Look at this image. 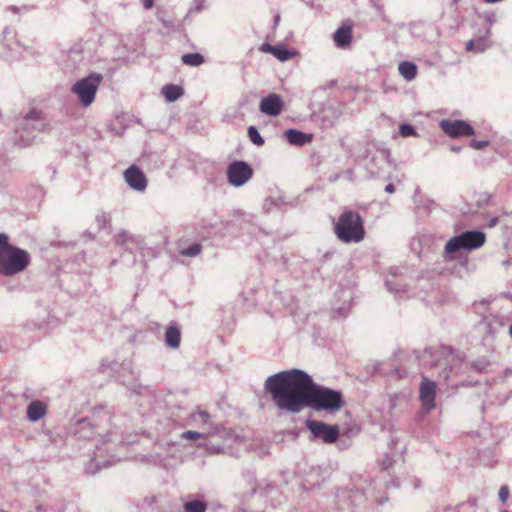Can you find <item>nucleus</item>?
I'll list each match as a JSON object with an SVG mask.
<instances>
[{"label": "nucleus", "instance_id": "nucleus-54", "mask_svg": "<svg viewBox=\"0 0 512 512\" xmlns=\"http://www.w3.org/2000/svg\"><path fill=\"white\" fill-rule=\"evenodd\" d=\"M509 333H510V335H511V337H512V324H511V325H510V327H509Z\"/></svg>", "mask_w": 512, "mask_h": 512}, {"label": "nucleus", "instance_id": "nucleus-43", "mask_svg": "<svg viewBox=\"0 0 512 512\" xmlns=\"http://www.w3.org/2000/svg\"><path fill=\"white\" fill-rule=\"evenodd\" d=\"M270 47H273V46H272V45H270V44H263V45L261 46V50H262L263 52H270V53H271V48H270Z\"/></svg>", "mask_w": 512, "mask_h": 512}, {"label": "nucleus", "instance_id": "nucleus-20", "mask_svg": "<svg viewBox=\"0 0 512 512\" xmlns=\"http://www.w3.org/2000/svg\"><path fill=\"white\" fill-rule=\"evenodd\" d=\"M398 70L400 75L406 80V81H412L417 76L418 68L416 64L410 61H403L399 64Z\"/></svg>", "mask_w": 512, "mask_h": 512}, {"label": "nucleus", "instance_id": "nucleus-50", "mask_svg": "<svg viewBox=\"0 0 512 512\" xmlns=\"http://www.w3.org/2000/svg\"><path fill=\"white\" fill-rule=\"evenodd\" d=\"M345 174H347V177H350V176H351V174H352V172H351L350 170H347V171L345 172Z\"/></svg>", "mask_w": 512, "mask_h": 512}, {"label": "nucleus", "instance_id": "nucleus-5", "mask_svg": "<svg viewBox=\"0 0 512 512\" xmlns=\"http://www.w3.org/2000/svg\"><path fill=\"white\" fill-rule=\"evenodd\" d=\"M435 359L432 360V367L442 368L439 377L448 382L462 366V358L451 347L442 346L435 352Z\"/></svg>", "mask_w": 512, "mask_h": 512}, {"label": "nucleus", "instance_id": "nucleus-4", "mask_svg": "<svg viewBox=\"0 0 512 512\" xmlns=\"http://www.w3.org/2000/svg\"><path fill=\"white\" fill-rule=\"evenodd\" d=\"M486 242V235L480 230H467L449 239L444 247L443 257L452 260L453 254L460 251H473L482 247Z\"/></svg>", "mask_w": 512, "mask_h": 512}, {"label": "nucleus", "instance_id": "nucleus-24", "mask_svg": "<svg viewBox=\"0 0 512 512\" xmlns=\"http://www.w3.org/2000/svg\"><path fill=\"white\" fill-rule=\"evenodd\" d=\"M270 48H271V54L282 62L287 61L294 56V52L287 49L283 45H277L275 47H270Z\"/></svg>", "mask_w": 512, "mask_h": 512}, {"label": "nucleus", "instance_id": "nucleus-37", "mask_svg": "<svg viewBox=\"0 0 512 512\" xmlns=\"http://www.w3.org/2000/svg\"><path fill=\"white\" fill-rule=\"evenodd\" d=\"M96 221L100 228H103L107 222L110 221V216L107 213H101L96 216Z\"/></svg>", "mask_w": 512, "mask_h": 512}, {"label": "nucleus", "instance_id": "nucleus-38", "mask_svg": "<svg viewBox=\"0 0 512 512\" xmlns=\"http://www.w3.org/2000/svg\"><path fill=\"white\" fill-rule=\"evenodd\" d=\"M471 147L480 150L488 145L486 140H472L470 143Z\"/></svg>", "mask_w": 512, "mask_h": 512}, {"label": "nucleus", "instance_id": "nucleus-47", "mask_svg": "<svg viewBox=\"0 0 512 512\" xmlns=\"http://www.w3.org/2000/svg\"><path fill=\"white\" fill-rule=\"evenodd\" d=\"M451 149H452V151H454V152H459V151L461 150V148H460V147H452Z\"/></svg>", "mask_w": 512, "mask_h": 512}, {"label": "nucleus", "instance_id": "nucleus-41", "mask_svg": "<svg viewBox=\"0 0 512 512\" xmlns=\"http://www.w3.org/2000/svg\"><path fill=\"white\" fill-rule=\"evenodd\" d=\"M364 497L363 493L359 492V491H355L352 495H351V498L353 499L354 502L356 501H360L362 498Z\"/></svg>", "mask_w": 512, "mask_h": 512}, {"label": "nucleus", "instance_id": "nucleus-7", "mask_svg": "<svg viewBox=\"0 0 512 512\" xmlns=\"http://www.w3.org/2000/svg\"><path fill=\"white\" fill-rule=\"evenodd\" d=\"M103 76L100 73H91L85 78L76 81L71 91L75 94L84 107L90 106L94 100Z\"/></svg>", "mask_w": 512, "mask_h": 512}, {"label": "nucleus", "instance_id": "nucleus-40", "mask_svg": "<svg viewBox=\"0 0 512 512\" xmlns=\"http://www.w3.org/2000/svg\"><path fill=\"white\" fill-rule=\"evenodd\" d=\"M141 3L146 10L151 9L154 6V0H141Z\"/></svg>", "mask_w": 512, "mask_h": 512}, {"label": "nucleus", "instance_id": "nucleus-36", "mask_svg": "<svg viewBox=\"0 0 512 512\" xmlns=\"http://www.w3.org/2000/svg\"><path fill=\"white\" fill-rule=\"evenodd\" d=\"M203 437H204L203 433H199L196 431H186L181 434V438L188 439V440H195V439H200Z\"/></svg>", "mask_w": 512, "mask_h": 512}, {"label": "nucleus", "instance_id": "nucleus-11", "mask_svg": "<svg viewBox=\"0 0 512 512\" xmlns=\"http://www.w3.org/2000/svg\"><path fill=\"white\" fill-rule=\"evenodd\" d=\"M115 244L128 253L145 248L144 238L140 235H133L126 231H120L115 236Z\"/></svg>", "mask_w": 512, "mask_h": 512}, {"label": "nucleus", "instance_id": "nucleus-28", "mask_svg": "<svg viewBox=\"0 0 512 512\" xmlns=\"http://www.w3.org/2000/svg\"><path fill=\"white\" fill-rule=\"evenodd\" d=\"M247 134H248L250 141L253 144H255L257 146H262L264 144L265 141L255 126H249L248 130H247Z\"/></svg>", "mask_w": 512, "mask_h": 512}, {"label": "nucleus", "instance_id": "nucleus-55", "mask_svg": "<svg viewBox=\"0 0 512 512\" xmlns=\"http://www.w3.org/2000/svg\"><path fill=\"white\" fill-rule=\"evenodd\" d=\"M101 367H102L104 370L106 369V364H105V362H102Z\"/></svg>", "mask_w": 512, "mask_h": 512}, {"label": "nucleus", "instance_id": "nucleus-44", "mask_svg": "<svg viewBox=\"0 0 512 512\" xmlns=\"http://www.w3.org/2000/svg\"><path fill=\"white\" fill-rule=\"evenodd\" d=\"M497 223H498V218H497V217H494V218H492V219L489 221L488 226H489V227H494V226H496V224H497Z\"/></svg>", "mask_w": 512, "mask_h": 512}, {"label": "nucleus", "instance_id": "nucleus-14", "mask_svg": "<svg viewBox=\"0 0 512 512\" xmlns=\"http://www.w3.org/2000/svg\"><path fill=\"white\" fill-rule=\"evenodd\" d=\"M124 179L130 188L136 191H143L147 186V180L143 172L136 166H130L124 172Z\"/></svg>", "mask_w": 512, "mask_h": 512}, {"label": "nucleus", "instance_id": "nucleus-18", "mask_svg": "<svg viewBox=\"0 0 512 512\" xmlns=\"http://www.w3.org/2000/svg\"><path fill=\"white\" fill-rule=\"evenodd\" d=\"M181 332L178 326L174 323L170 324L165 332V343L172 349H177L180 346Z\"/></svg>", "mask_w": 512, "mask_h": 512}, {"label": "nucleus", "instance_id": "nucleus-10", "mask_svg": "<svg viewBox=\"0 0 512 512\" xmlns=\"http://www.w3.org/2000/svg\"><path fill=\"white\" fill-rule=\"evenodd\" d=\"M436 391V383L430 380L427 376H422V381L419 385V399L421 401L422 409L427 413L436 407Z\"/></svg>", "mask_w": 512, "mask_h": 512}, {"label": "nucleus", "instance_id": "nucleus-56", "mask_svg": "<svg viewBox=\"0 0 512 512\" xmlns=\"http://www.w3.org/2000/svg\"><path fill=\"white\" fill-rule=\"evenodd\" d=\"M279 18H280V17H279V15H277V16L275 17V22H278V21H279Z\"/></svg>", "mask_w": 512, "mask_h": 512}, {"label": "nucleus", "instance_id": "nucleus-29", "mask_svg": "<svg viewBox=\"0 0 512 512\" xmlns=\"http://www.w3.org/2000/svg\"><path fill=\"white\" fill-rule=\"evenodd\" d=\"M201 251H202V245L199 243H196V244L190 245L189 247H187L185 249H182L180 251V254L182 256H186V257H196L201 253Z\"/></svg>", "mask_w": 512, "mask_h": 512}, {"label": "nucleus", "instance_id": "nucleus-15", "mask_svg": "<svg viewBox=\"0 0 512 512\" xmlns=\"http://www.w3.org/2000/svg\"><path fill=\"white\" fill-rule=\"evenodd\" d=\"M283 108L282 98L278 94H270L264 97L259 105V109L263 114L268 116H277Z\"/></svg>", "mask_w": 512, "mask_h": 512}, {"label": "nucleus", "instance_id": "nucleus-1", "mask_svg": "<svg viewBox=\"0 0 512 512\" xmlns=\"http://www.w3.org/2000/svg\"><path fill=\"white\" fill-rule=\"evenodd\" d=\"M264 389L280 410L299 413L304 407L315 411L337 412L344 405L343 395L314 383L312 377L303 370L291 369L269 376Z\"/></svg>", "mask_w": 512, "mask_h": 512}, {"label": "nucleus", "instance_id": "nucleus-6", "mask_svg": "<svg viewBox=\"0 0 512 512\" xmlns=\"http://www.w3.org/2000/svg\"><path fill=\"white\" fill-rule=\"evenodd\" d=\"M47 122L43 113L39 110H31L19 124L17 134L19 135V145L27 146L35 138L36 132L43 131Z\"/></svg>", "mask_w": 512, "mask_h": 512}, {"label": "nucleus", "instance_id": "nucleus-23", "mask_svg": "<svg viewBox=\"0 0 512 512\" xmlns=\"http://www.w3.org/2000/svg\"><path fill=\"white\" fill-rule=\"evenodd\" d=\"M78 425L79 428L77 429L76 433L80 438L91 439L94 437V427L89 421L82 419L81 421H79Z\"/></svg>", "mask_w": 512, "mask_h": 512}, {"label": "nucleus", "instance_id": "nucleus-34", "mask_svg": "<svg viewBox=\"0 0 512 512\" xmlns=\"http://www.w3.org/2000/svg\"><path fill=\"white\" fill-rule=\"evenodd\" d=\"M385 284H386V287L388 288V290L393 292V293L398 294L400 292H405L404 285L394 284L393 281L390 280V279H387Z\"/></svg>", "mask_w": 512, "mask_h": 512}, {"label": "nucleus", "instance_id": "nucleus-19", "mask_svg": "<svg viewBox=\"0 0 512 512\" xmlns=\"http://www.w3.org/2000/svg\"><path fill=\"white\" fill-rule=\"evenodd\" d=\"M337 47L344 48L350 44L352 39V30L350 27H340L333 35Z\"/></svg>", "mask_w": 512, "mask_h": 512}, {"label": "nucleus", "instance_id": "nucleus-46", "mask_svg": "<svg viewBox=\"0 0 512 512\" xmlns=\"http://www.w3.org/2000/svg\"><path fill=\"white\" fill-rule=\"evenodd\" d=\"M43 507L41 505L36 506L35 512H43Z\"/></svg>", "mask_w": 512, "mask_h": 512}, {"label": "nucleus", "instance_id": "nucleus-39", "mask_svg": "<svg viewBox=\"0 0 512 512\" xmlns=\"http://www.w3.org/2000/svg\"><path fill=\"white\" fill-rule=\"evenodd\" d=\"M435 206V202L431 199H425L423 202L417 203V207H423L426 210H431Z\"/></svg>", "mask_w": 512, "mask_h": 512}, {"label": "nucleus", "instance_id": "nucleus-27", "mask_svg": "<svg viewBox=\"0 0 512 512\" xmlns=\"http://www.w3.org/2000/svg\"><path fill=\"white\" fill-rule=\"evenodd\" d=\"M185 512H206L207 503L200 500L187 501L184 504Z\"/></svg>", "mask_w": 512, "mask_h": 512}, {"label": "nucleus", "instance_id": "nucleus-31", "mask_svg": "<svg viewBox=\"0 0 512 512\" xmlns=\"http://www.w3.org/2000/svg\"><path fill=\"white\" fill-rule=\"evenodd\" d=\"M471 368H473L477 372H484L486 371L487 367L489 366V361L484 358H478L470 363Z\"/></svg>", "mask_w": 512, "mask_h": 512}, {"label": "nucleus", "instance_id": "nucleus-8", "mask_svg": "<svg viewBox=\"0 0 512 512\" xmlns=\"http://www.w3.org/2000/svg\"><path fill=\"white\" fill-rule=\"evenodd\" d=\"M253 176V169L245 161H233L227 168L228 182L234 187H240Z\"/></svg>", "mask_w": 512, "mask_h": 512}, {"label": "nucleus", "instance_id": "nucleus-2", "mask_svg": "<svg viewBox=\"0 0 512 512\" xmlns=\"http://www.w3.org/2000/svg\"><path fill=\"white\" fill-rule=\"evenodd\" d=\"M31 262V257L26 250L11 245L9 237L0 233V274L14 276L23 272Z\"/></svg>", "mask_w": 512, "mask_h": 512}, {"label": "nucleus", "instance_id": "nucleus-21", "mask_svg": "<svg viewBox=\"0 0 512 512\" xmlns=\"http://www.w3.org/2000/svg\"><path fill=\"white\" fill-rule=\"evenodd\" d=\"M161 92L168 102H174L182 96L183 89L178 85L168 84L163 86Z\"/></svg>", "mask_w": 512, "mask_h": 512}, {"label": "nucleus", "instance_id": "nucleus-45", "mask_svg": "<svg viewBox=\"0 0 512 512\" xmlns=\"http://www.w3.org/2000/svg\"><path fill=\"white\" fill-rule=\"evenodd\" d=\"M338 178H339V175H338V174H334L333 176H331V177L329 178V181H330V182H334V181H336Z\"/></svg>", "mask_w": 512, "mask_h": 512}, {"label": "nucleus", "instance_id": "nucleus-51", "mask_svg": "<svg viewBox=\"0 0 512 512\" xmlns=\"http://www.w3.org/2000/svg\"><path fill=\"white\" fill-rule=\"evenodd\" d=\"M483 198H484V200H485V201H488V200H489V196H488V195H486V194H485V195H483Z\"/></svg>", "mask_w": 512, "mask_h": 512}, {"label": "nucleus", "instance_id": "nucleus-52", "mask_svg": "<svg viewBox=\"0 0 512 512\" xmlns=\"http://www.w3.org/2000/svg\"><path fill=\"white\" fill-rule=\"evenodd\" d=\"M4 32H5V33H9V32H10V28H9V27H6V28L4 29Z\"/></svg>", "mask_w": 512, "mask_h": 512}, {"label": "nucleus", "instance_id": "nucleus-3", "mask_svg": "<svg viewBox=\"0 0 512 512\" xmlns=\"http://www.w3.org/2000/svg\"><path fill=\"white\" fill-rule=\"evenodd\" d=\"M334 233L345 244L359 243L365 238L364 221L358 212L344 209L334 225Z\"/></svg>", "mask_w": 512, "mask_h": 512}, {"label": "nucleus", "instance_id": "nucleus-49", "mask_svg": "<svg viewBox=\"0 0 512 512\" xmlns=\"http://www.w3.org/2000/svg\"><path fill=\"white\" fill-rule=\"evenodd\" d=\"M98 435H99L101 438H103V439H104V442L108 441V439H106V438H107V435H103V436H102V435H100V434H98Z\"/></svg>", "mask_w": 512, "mask_h": 512}, {"label": "nucleus", "instance_id": "nucleus-33", "mask_svg": "<svg viewBox=\"0 0 512 512\" xmlns=\"http://www.w3.org/2000/svg\"><path fill=\"white\" fill-rule=\"evenodd\" d=\"M206 7V0H193L189 8V13H199Z\"/></svg>", "mask_w": 512, "mask_h": 512}, {"label": "nucleus", "instance_id": "nucleus-53", "mask_svg": "<svg viewBox=\"0 0 512 512\" xmlns=\"http://www.w3.org/2000/svg\"><path fill=\"white\" fill-rule=\"evenodd\" d=\"M390 464H387L386 462L383 463V466L385 469H387L389 467Z\"/></svg>", "mask_w": 512, "mask_h": 512}, {"label": "nucleus", "instance_id": "nucleus-42", "mask_svg": "<svg viewBox=\"0 0 512 512\" xmlns=\"http://www.w3.org/2000/svg\"><path fill=\"white\" fill-rule=\"evenodd\" d=\"M394 191H395V187H394V185H393V184H388V185H386V187H385V192H387V193H390V194H391V193H393Z\"/></svg>", "mask_w": 512, "mask_h": 512}, {"label": "nucleus", "instance_id": "nucleus-35", "mask_svg": "<svg viewBox=\"0 0 512 512\" xmlns=\"http://www.w3.org/2000/svg\"><path fill=\"white\" fill-rule=\"evenodd\" d=\"M498 498L502 505H506L509 498V488L506 485L501 486L498 492Z\"/></svg>", "mask_w": 512, "mask_h": 512}, {"label": "nucleus", "instance_id": "nucleus-32", "mask_svg": "<svg viewBox=\"0 0 512 512\" xmlns=\"http://www.w3.org/2000/svg\"><path fill=\"white\" fill-rule=\"evenodd\" d=\"M399 133L402 137L416 136L417 132L415 128L408 123H403L399 127Z\"/></svg>", "mask_w": 512, "mask_h": 512}, {"label": "nucleus", "instance_id": "nucleus-22", "mask_svg": "<svg viewBox=\"0 0 512 512\" xmlns=\"http://www.w3.org/2000/svg\"><path fill=\"white\" fill-rule=\"evenodd\" d=\"M192 419L203 428H212L211 415L205 410H197L191 415Z\"/></svg>", "mask_w": 512, "mask_h": 512}, {"label": "nucleus", "instance_id": "nucleus-48", "mask_svg": "<svg viewBox=\"0 0 512 512\" xmlns=\"http://www.w3.org/2000/svg\"><path fill=\"white\" fill-rule=\"evenodd\" d=\"M425 353H429L431 356H434V354L432 353V350H431V349H426V350H425Z\"/></svg>", "mask_w": 512, "mask_h": 512}, {"label": "nucleus", "instance_id": "nucleus-16", "mask_svg": "<svg viewBox=\"0 0 512 512\" xmlns=\"http://www.w3.org/2000/svg\"><path fill=\"white\" fill-rule=\"evenodd\" d=\"M47 412V406L40 400H34L27 406V418L31 422L41 419Z\"/></svg>", "mask_w": 512, "mask_h": 512}, {"label": "nucleus", "instance_id": "nucleus-25", "mask_svg": "<svg viewBox=\"0 0 512 512\" xmlns=\"http://www.w3.org/2000/svg\"><path fill=\"white\" fill-rule=\"evenodd\" d=\"M181 60L185 65L192 67H198L204 63L203 55L198 52L184 54Z\"/></svg>", "mask_w": 512, "mask_h": 512}, {"label": "nucleus", "instance_id": "nucleus-13", "mask_svg": "<svg viewBox=\"0 0 512 512\" xmlns=\"http://www.w3.org/2000/svg\"><path fill=\"white\" fill-rule=\"evenodd\" d=\"M109 368L118 373L119 381L126 386L133 384L139 376V371L134 369L131 360H124L120 365L113 362Z\"/></svg>", "mask_w": 512, "mask_h": 512}, {"label": "nucleus", "instance_id": "nucleus-17", "mask_svg": "<svg viewBox=\"0 0 512 512\" xmlns=\"http://www.w3.org/2000/svg\"><path fill=\"white\" fill-rule=\"evenodd\" d=\"M285 136L290 144L296 146H304L305 144L311 142L312 140L311 134L301 132L297 129H288L285 132Z\"/></svg>", "mask_w": 512, "mask_h": 512}, {"label": "nucleus", "instance_id": "nucleus-30", "mask_svg": "<svg viewBox=\"0 0 512 512\" xmlns=\"http://www.w3.org/2000/svg\"><path fill=\"white\" fill-rule=\"evenodd\" d=\"M447 512H477V507L475 501L469 500L458 505L455 511L449 510Z\"/></svg>", "mask_w": 512, "mask_h": 512}, {"label": "nucleus", "instance_id": "nucleus-12", "mask_svg": "<svg viewBox=\"0 0 512 512\" xmlns=\"http://www.w3.org/2000/svg\"><path fill=\"white\" fill-rule=\"evenodd\" d=\"M440 127L448 136L453 138L474 134V128L463 120H442Z\"/></svg>", "mask_w": 512, "mask_h": 512}, {"label": "nucleus", "instance_id": "nucleus-26", "mask_svg": "<svg viewBox=\"0 0 512 512\" xmlns=\"http://www.w3.org/2000/svg\"><path fill=\"white\" fill-rule=\"evenodd\" d=\"M489 46L488 40L486 38L472 39L467 42L466 50L473 52H483Z\"/></svg>", "mask_w": 512, "mask_h": 512}, {"label": "nucleus", "instance_id": "nucleus-9", "mask_svg": "<svg viewBox=\"0 0 512 512\" xmlns=\"http://www.w3.org/2000/svg\"><path fill=\"white\" fill-rule=\"evenodd\" d=\"M306 426L313 439H320L324 443H334L339 437V429L336 425H329L322 421L308 420Z\"/></svg>", "mask_w": 512, "mask_h": 512}]
</instances>
